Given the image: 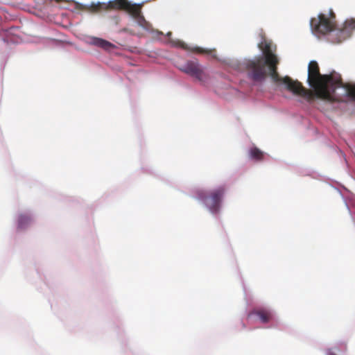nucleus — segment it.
<instances>
[{
	"instance_id": "obj_1",
	"label": "nucleus",
	"mask_w": 355,
	"mask_h": 355,
	"mask_svg": "<svg viewBox=\"0 0 355 355\" xmlns=\"http://www.w3.org/2000/svg\"><path fill=\"white\" fill-rule=\"evenodd\" d=\"M263 55L248 60L245 63L248 77L254 82H261L267 76H270L275 83L284 84L287 90L294 94L302 96L308 101H312L315 97L329 102H336L333 93L338 87L345 88L347 96L355 100V85L344 84L338 74L322 75L320 73L316 61H311L308 67V83L314 91L306 89L297 80H293L289 76L280 77L277 72L279 59L272 52V44L263 41L259 44Z\"/></svg>"
},
{
	"instance_id": "obj_2",
	"label": "nucleus",
	"mask_w": 355,
	"mask_h": 355,
	"mask_svg": "<svg viewBox=\"0 0 355 355\" xmlns=\"http://www.w3.org/2000/svg\"><path fill=\"white\" fill-rule=\"evenodd\" d=\"M335 18L336 15L331 9L329 10V17L324 14H319L317 17L311 19V30L315 34L326 35L335 29Z\"/></svg>"
},
{
	"instance_id": "obj_3",
	"label": "nucleus",
	"mask_w": 355,
	"mask_h": 355,
	"mask_svg": "<svg viewBox=\"0 0 355 355\" xmlns=\"http://www.w3.org/2000/svg\"><path fill=\"white\" fill-rule=\"evenodd\" d=\"M225 194V189L219 187L211 191L208 195L201 192L199 193V198L206 205L209 211L213 214L219 212L222 199Z\"/></svg>"
},
{
	"instance_id": "obj_4",
	"label": "nucleus",
	"mask_w": 355,
	"mask_h": 355,
	"mask_svg": "<svg viewBox=\"0 0 355 355\" xmlns=\"http://www.w3.org/2000/svg\"><path fill=\"white\" fill-rule=\"evenodd\" d=\"M180 70L200 82L208 80L209 76L196 60H189L184 65L180 67Z\"/></svg>"
},
{
	"instance_id": "obj_5",
	"label": "nucleus",
	"mask_w": 355,
	"mask_h": 355,
	"mask_svg": "<svg viewBox=\"0 0 355 355\" xmlns=\"http://www.w3.org/2000/svg\"><path fill=\"white\" fill-rule=\"evenodd\" d=\"M253 315L258 316L263 323H268L272 319V313L266 309H254L248 314V317H251Z\"/></svg>"
},
{
	"instance_id": "obj_6",
	"label": "nucleus",
	"mask_w": 355,
	"mask_h": 355,
	"mask_svg": "<svg viewBox=\"0 0 355 355\" xmlns=\"http://www.w3.org/2000/svg\"><path fill=\"white\" fill-rule=\"evenodd\" d=\"M89 43L94 46L102 48L104 50H110L115 48L114 44L99 37H92Z\"/></svg>"
},
{
	"instance_id": "obj_7",
	"label": "nucleus",
	"mask_w": 355,
	"mask_h": 355,
	"mask_svg": "<svg viewBox=\"0 0 355 355\" xmlns=\"http://www.w3.org/2000/svg\"><path fill=\"white\" fill-rule=\"evenodd\" d=\"M249 158L255 162H261L264 159L265 153L257 147H252L248 150Z\"/></svg>"
},
{
	"instance_id": "obj_8",
	"label": "nucleus",
	"mask_w": 355,
	"mask_h": 355,
	"mask_svg": "<svg viewBox=\"0 0 355 355\" xmlns=\"http://www.w3.org/2000/svg\"><path fill=\"white\" fill-rule=\"evenodd\" d=\"M141 6L137 4L130 3L126 10L135 19L141 15Z\"/></svg>"
},
{
	"instance_id": "obj_9",
	"label": "nucleus",
	"mask_w": 355,
	"mask_h": 355,
	"mask_svg": "<svg viewBox=\"0 0 355 355\" xmlns=\"http://www.w3.org/2000/svg\"><path fill=\"white\" fill-rule=\"evenodd\" d=\"M31 221V218L26 214H21L18 218V228L24 229Z\"/></svg>"
},
{
	"instance_id": "obj_10",
	"label": "nucleus",
	"mask_w": 355,
	"mask_h": 355,
	"mask_svg": "<svg viewBox=\"0 0 355 355\" xmlns=\"http://www.w3.org/2000/svg\"><path fill=\"white\" fill-rule=\"evenodd\" d=\"M137 23V24L142 27L144 29L146 30V31H150L151 29V26L150 24H149V22H148L144 17L141 15H139L138 17L135 18V19Z\"/></svg>"
},
{
	"instance_id": "obj_11",
	"label": "nucleus",
	"mask_w": 355,
	"mask_h": 355,
	"mask_svg": "<svg viewBox=\"0 0 355 355\" xmlns=\"http://www.w3.org/2000/svg\"><path fill=\"white\" fill-rule=\"evenodd\" d=\"M355 29V19H351L347 20L345 23V28L340 31L341 34H345L348 30H354Z\"/></svg>"
},
{
	"instance_id": "obj_12",
	"label": "nucleus",
	"mask_w": 355,
	"mask_h": 355,
	"mask_svg": "<svg viewBox=\"0 0 355 355\" xmlns=\"http://www.w3.org/2000/svg\"><path fill=\"white\" fill-rule=\"evenodd\" d=\"M178 46L184 50L196 51V52L200 53L205 52V51L200 49V47H195L193 49H191L188 46V45L186 43H184V42H182V41L178 42Z\"/></svg>"
},
{
	"instance_id": "obj_13",
	"label": "nucleus",
	"mask_w": 355,
	"mask_h": 355,
	"mask_svg": "<svg viewBox=\"0 0 355 355\" xmlns=\"http://www.w3.org/2000/svg\"><path fill=\"white\" fill-rule=\"evenodd\" d=\"M114 3L118 8L126 10L130 3L127 0H114Z\"/></svg>"
},
{
	"instance_id": "obj_14",
	"label": "nucleus",
	"mask_w": 355,
	"mask_h": 355,
	"mask_svg": "<svg viewBox=\"0 0 355 355\" xmlns=\"http://www.w3.org/2000/svg\"><path fill=\"white\" fill-rule=\"evenodd\" d=\"M121 31L125 32V33H128L130 35H135V32L128 28H124L121 30Z\"/></svg>"
},
{
	"instance_id": "obj_15",
	"label": "nucleus",
	"mask_w": 355,
	"mask_h": 355,
	"mask_svg": "<svg viewBox=\"0 0 355 355\" xmlns=\"http://www.w3.org/2000/svg\"><path fill=\"white\" fill-rule=\"evenodd\" d=\"M14 29H15V28H14V27H12V28H10L8 31V32H11V31H12V30H14Z\"/></svg>"
},
{
	"instance_id": "obj_16",
	"label": "nucleus",
	"mask_w": 355,
	"mask_h": 355,
	"mask_svg": "<svg viewBox=\"0 0 355 355\" xmlns=\"http://www.w3.org/2000/svg\"><path fill=\"white\" fill-rule=\"evenodd\" d=\"M328 355H336V354H335L334 353H332V352H329Z\"/></svg>"
}]
</instances>
